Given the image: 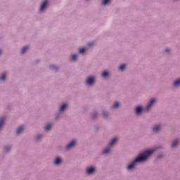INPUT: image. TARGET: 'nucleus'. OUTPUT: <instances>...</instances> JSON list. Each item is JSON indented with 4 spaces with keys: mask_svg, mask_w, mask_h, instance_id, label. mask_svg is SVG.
Listing matches in <instances>:
<instances>
[{
    "mask_svg": "<svg viewBox=\"0 0 180 180\" xmlns=\"http://www.w3.org/2000/svg\"><path fill=\"white\" fill-rule=\"evenodd\" d=\"M120 104L118 102H115L114 105H112V109H116V108H119Z\"/></svg>",
    "mask_w": 180,
    "mask_h": 180,
    "instance_id": "obj_18",
    "label": "nucleus"
},
{
    "mask_svg": "<svg viewBox=\"0 0 180 180\" xmlns=\"http://www.w3.org/2000/svg\"><path fill=\"white\" fill-rule=\"evenodd\" d=\"M27 50H29V46L23 47L22 49L21 50V53L25 54V53H26V51H27Z\"/></svg>",
    "mask_w": 180,
    "mask_h": 180,
    "instance_id": "obj_12",
    "label": "nucleus"
},
{
    "mask_svg": "<svg viewBox=\"0 0 180 180\" xmlns=\"http://www.w3.org/2000/svg\"><path fill=\"white\" fill-rule=\"evenodd\" d=\"M87 174H94L95 172V168L94 167H90L86 169Z\"/></svg>",
    "mask_w": 180,
    "mask_h": 180,
    "instance_id": "obj_8",
    "label": "nucleus"
},
{
    "mask_svg": "<svg viewBox=\"0 0 180 180\" xmlns=\"http://www.w3.org/2000/svg\"><path fill=\"white\" fill-rule=\"evenodd\" d=\"M161 130V126L160 125H156L153 127V131H160Z\"/></svg>",
    "mask_w": 180,
    "mask_h": 180,
    "instance_id": "obj_10",
    "label": "nucleus"
},
{
    "mask_svg": "<svg viewBox=\"0 0 180 180\" xmlns=\"http://www.w3.org/2000/svg\"><path fill=\"white\" fill-rule=\"evenodd\" d=\"M126 68V65L125 64H122L120 65L119 70H120L121 71H123V69Z\"/></svg>",
    "mask_w": 180,
    "mask_h": 180,
    "instance_id": "obj_22",
    "label": "nucleus"
},
{
    "mask_svg": "<svg viewBox=\"0 0 180 180\" xmlns=\"http://www.w3.org/2000/svg\"><path fill=\"white\" fill-rule=\"evenodd\" d=\"M65 108H67V104L62 105V106L60 108V112H63V110H64V109H65Z\"/></svg>",
    "mask_w": 180,
    "mask_h": 180,
    "instance_id": "obj_19",
    "label": "nucleus"
},
{
    "mask_svg": "<svg viewBox=\"0 0 180 180\" xmlns=\"http://www.w3.org/2000/svg\"><path fill=\"white\" fill-rule=\"evenodd\" d=\"M103 116H105V117H106V115H107V114H106V112H103Z\"/></svg>",
    "mask_w": 180,
    "mask_h": 180,
    "instance_id": "obj_28",
    "label": "nucleus"
},
{
    "mask_svg": "<svg viewBox=\"0 0 180 180\" xmlns=\"http://www.w3.org/2000/svg\"><path fill=\"white\" fill-rule=\"evenodd\" d=\"M77 56L76 54H73L71 56V60H72V61H75V60H77Z\"/></svg>",
    "mask_w": 180,
    "mask_h": 180,
    "instance_id": "obj_21",
    "label": "nucleus"
},
{
    "mask_svg": "<svg viewBox=\"0 0 180 180\" xmlns=\"http://www.w3.org/2000/svg\"><path fill=\"white\" fill-rule=\"evenodd\" d=\"M154 153V150H146L142 155H139L134 162H132L127 167V169L130 171L133 169L134 167H136V164L137 162H144V161H147L148 157Z\"/></svg>",
    "mask_w": 180,
    "mask_h": 180,
    "instance_id": "obj_1",
    "label": "nucleus"
},
{
    "mask_svg": "<svg viewBox=\"0 0 180 180\" xmlns=\"http://www.w3.org/2000/svg\"><path fill=\"white\" fill-rule=\"evenodd\" d=\"M165 51H166V53H169V49H166Z\"/></svg>",
    "mask_w": 180,
    "mask_h": 180,
    "instance_id": "obj_27",
    "label": "nucleus"
},
{
    "mask_svg": "<svg viewBox=\"0 0 180 180\" xmlns=\"http://www.w3.org/2000/svg\"><path fill=\"white\" fill-rule=\"evenodd\" d=\"M46 6H47V0H45L41 5L40 12H43L44 9H46Z\"/></svg>",
    "mask_w": 180,
    "mask_h": 180,
    "instance_id": "obj_5",
    "label": "nucleus"
},
{
    "mask_svg": "<svg viewBox=\"0 0 180 180\" xmlns=\"http://www.w3.org/2000/svg\"><path fill=\"white\" fill-rule=\"evenodd\" d=\"M49 129H51V124H49L46 127L45 130L47 131Z\"/></svg>",
    "mask_w": 180,
    "mask_h": 180,
    "instance_id": "obj_23",
    "label": "nucleus"
},
{
    "mask_svg": "<svg viewBox=\"0 0 180 180\" xmlns=\"http://www.w3.org/2000/svg\"><path fill=\"white\" fill-rule=\"evenodd\" d=\"M1 54H2V51L0 50V55H1Z\"/></svg>",
    "mask_w": 180,
    "mask_h": 180,
    "instance_id": "obj_29",
    "label": "nucleus"
},
{
    "mask_svg": "<svg viewBox=\"0 0 180 180\" xmlns=\"http://www.w3.org/2000/svg\"><path fill=\"white\" fill-rule=\"evenodd\" d=\"M61 162V158H57L55 160V164L56 165H58Z\"/></svg>",
    "mask_w": 180,
    "mask_h": 180,
    "instance_id": "obj_16",
    "label": "nucleus"
},
{
    "mask_svg": "<svg viewBox=\"0 0 180 180\" xmlns=\"http://www.w3.org/2000/svg\"><path fill=\"white\" fill-rule=\"evenodd\" d=\"M79 53L80 54H84V53H85V48H81L79 49Z\"/></svg>",
    "mask_w": 180,
    "mask_h": 180,
    "instance_id": "obj_20",
    "label": "nucleus"
},
{
    "mask_svg": "<svg viewBox=\"0 0 180 180\" xmlns=\"http://www.w3.org/2000/svg\"><path fill=\"white\" fill-rule=\"evenodd\" d=\"M23 131V126H20L16 131L17 134H20Z\"/></svg>",
    "mask_w": 180,
    "mask_h": 180,
    "instance_id": "obj_13",
    "label": "nucleus"
},
{
    "mask_svg": "<svg viewBox=\"0 0 180 180\" xmlns=\"http://www.w3.org/2000/svg\"><path fill=\"white\" fill-rule=\"evenodd\" d=\"M8 150H9V148L8 147H6L5 148V151H8Z\"/></svg>",
    "mask_w": 180,
    "mask_h": 180,
    "instance_id": "obj_26",
    "label": "nucleus"
},
{
    "mask_svg": "<svg viewBox=\"0 0 180 180\" xmlns=\"http://www.w3.org/2000/svg\"><path fill=\"white\" fill-rule=\"evenodd\" d=\"M75 146V141H72L67 146L66 150H70V148H72V146Z\"/></svg>",
    "mask_w": 180,
    "mask_h": 180,
    "instance_id": "obj_6",
    "label": "nucleus"
},
{
    "mask_svg": "<svg viewBox=\"0 0 180 180\" xmlns=\"http://www.w3.org/2000/svg\"><path fill=\"white\" fill-rule=\"evenodd\" d=\"M174 86H180V79H178L174 82Z\"/></svg>",
    "mask_w": 180,
    "mask_h": 180,
    "instance_id": "obj_14",
    "label": "nucleus"
},
{
    "mask_svg": "<svg viewBox=\"0 0 180 180\" xmlns=\"http://www.w3.org/2000/svg\"><path fill=\"white\" fill-rule=\"evenodd\" d=\"M108 75H109V72H108L107 71L103 72V74H102L103 78H106V77H108Z\"/></svg>",
    "mask_w": 180,
    "mask_h": 180,
    "instance_id": "obj_17",
    "label": "nucleus"
},
{
    "mask_svg": "<svg viewBox=\"0 0 180 180\" xmlns=\"http://www.w3.org/2000/svg\"><path fill=\"white\" fill-rule=\"evenodd\" d=\"M95 82V78L94 77H90L86 79V84L88 85H92Z\"/></svg>",
    "mask_w": 180,
    "mask_h": 180,
    "instance_id": "obj_3",
    "label": "nucleus"
},
{
    "mask_svg": "<svg viewBox=\"0 0 180 180\" xmlns=\"http://www.w3.org/2000/svg\"><path fill=\"white\" fill-rule=\"evenodd\" d=\"M4 123H5V117H1L0 119V129L4 126Z\"/></svg>",
    "mask_w": 180,
    "mask_h": 180,
    "instance_id": "obj_11",
    "label": "nucleus"
},
{
    "mask_svg": "<svg viewBox=\"0 0 180 180\" xmlns=\"http://www.w3.org/2000/svg\"><path fill=\"white\" fill-rule=\"evenodd\" d=\"M178 144H179V141L178 140H174L172 143V148H174V147H176V146H178Z\"/></svg>",
    "mask_w": 180,
    "mask_h": 180,
    "instance_id": "obj_9",
    "label": "nucleus"
},
{
    "mask_svg": "<svg viewBox=\"0 0 180 180\" xmlns=\"http://www.w3.org/2000/svg\"><path fill=\"white\" fill-rule=\"evenodd\" d=\"M116 141H117V137H115L114 139H112L111 141L109 143L108 148H107L103 150V154H108V153L110 151V148H112V146H113V144H115Z\"/></svg>",
    "mask_w": 180,
    "mask_h": 180,
    "instance_id": "obj_2",
    "label": "nucleus"
},
{
    "mask_svg": "<svg viewBox=\"0 0 180 180\" xmlns=\"http://www.w3.org/2000/svg\"><path fill=\"white\" fill-rule=\"evenodd\" d=\"M109 1H110V0H103L102 4L107 5V4H109Z\"/></svg>",
    "mask_w": 180,
    "mask_h": 180,
    "instance_id": "obj_24",
    "label": "nucleus"
},
{
    "mask_svg": "<svg viewBox=\"0 0 180 180\" xmlns=\"http://www.w3.org/2000/svg\"><path fill=\"white\" fill-rule=\"evenodd\" d=\"M5 78H6V74L3 73L0 77V81H5Z\"/></svg>",
    "mask_w": 180,
    "mask_h": 180,
    "instance_id": "obj_15",
    "label": "nucleus"
},
{
    "mask_svg": "<svg viewBox=\"0 0 180 180\" xmlns=\"http://www.w3.org/2000/svg\"><path fill=\"white\" fill-rule=\"evenodd\" d=\"M155 102V98H153L150 101L149 103L148 104L147 107L146 108V110H148L151 106H153V103Z\"/></svg>",
    "mask_w": 180,
    "mask_h": 180,
    "instance_id": "obj_4",
    "label": "nucleus"
},
{
    "mask_svg": "<svg viewBox=\"0 0 180 180\" xmlns=\"http://www.w3.org/2000/svg\"><path fill=\"white\" fill-rule=\"evenodd\" d=\"M89 46H92V44H89Z\"/></svg>",
    "mask_w": 180,
    "mask_h": 180,
    "instance_id": "obj_30",
    "label": "nucleus"
},
{
    "mask_svg": "<svg viewBox=\"0 0 180 180\" xmlns=\"http://www.w3.org/2000/svg\"><path fill=\"white\" fill-rule=\"evenodd\" d=\"M142 111H143V108H141V106H138L135 109V112L136 115H139V113H141Z\"/></svg>",
    "mask_w": 180,
    "mask_h": 180,
    "instance_id": "obj_7",
    "label": "nucleus"
},
{
    "mask_svg": "<svg viewBox=\"0 0 180 180\" xmlns=\"http://www.w3.org/2000/svg\"><path fill=\"white\" fill-rule=\"evenodd\" d=\"M41 137V135H39V136L37 137V140L40 139Z\"/></svg>",
    "mask_w": 180,
    "mask_h": 180,
    "instance_id": "obj_25",
    "label": "nucleus"
}]
</instances>
